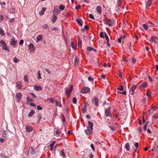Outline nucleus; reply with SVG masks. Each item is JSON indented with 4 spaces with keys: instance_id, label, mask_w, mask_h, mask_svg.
<instances>
[{
    "instance_id": "26",
    "label": "nucleus",
    "mask_w": 158,
    "mask_h": 158,
    "mask_svg": "<svg viewBox=\"0 0 158 158\" xmlns=\"http://www.w3.org/2000/svg\"><path fill=\"white\" fill-rule=\"evenodd\" d=\"M46 10V9L45 8H43L39 12V14L41 15H43Z\"/></svg>"
},
{
    "instance_id": "45",
    "label": "nucleus",
    "mask_w": 158,
    "mask_h": 158,
    "mask_svg": "<svg viewBox=\"0 0 158 158\" xmlns=\"http://www.w3.org/2000/svg\"><path fill=\"white\" fill-rule=\"evenodd\" d=\"M88 80L91 82H93L94 79L91 77H88Z\"/></svg>"
},
{
    "instance_id": "16",
    "label": "nucleus",
    "mask_w": 158,
    "mask_h": 158,
    "mask_svg": "<svg viewBox=\"0 0 158 158\" xmlns=\"http://www.w3.org/2000/svg\"><path fill=\"white\" fill-rule=\"evenodd\" d=\"M77 22L79 25L80 26H82V23H83V21L80 19H77Z\"/></svg>"
},
{
    "instance_id": "18",
    "label": "nucleus",
    "mask_w": 158,
    "mask_h": 158,
    "mask_svg": "<svg viewBox=\"0 0 158 158\" xmlns=\"http://www.w3.org/2000/svg\"><path fill=\"white\" fill-rule=\"evenodd\" d=\"M34 89L36 91H39L41 90V88L39 85H35L34 87Z\"/></svg>"
},
{
    "instance_id": "40",
    "label": "nucleus",
    "mask_w": 158,
    "mask_h": 158,
    "mask_svg": "<svg viewBox=\"0 0 158 158\" xmlns=\"http://www.w3.org/2000/svg\"><path fill=\"white\" fill-rule=\"evenodd\" d=\"M59 8L62 10H63L64 9V6L63 5L61 4Z\"/></svg>"
},
{
    "instance_id": "15",
    "label": "nucleus",
    "mask_w": 158,
    "mask_h": 158,
    "mask_svg": "<svg viewBox=\"0 0 158 158\" xmlns=\"http://www.w3.org/2000/svg\"><path fill=\"white\" fill-rule=\"evenodd\" d=\"M79 59L77 56H76L74 59V64L75 66H77L78 64Z\"/></svg>"
},
{
    "instance_id": "20",
    "label": "nucleus",
    "mask_w": 158,
    "mask_h": 158,
    "mask_svg": "<svg viewBox=\"0 0 158 158\" xmlns=\"http://www.w3.org/2000/svg\"><path fill=\"white\" fill-rule=\"evenodd\" d=\"M2 48L6 51H8V52H9L10 51V50L8 49L6 44H4V45L3 46H2Z\"/></svg>"
},
{
    "instance_id": "27",
    "label": "nucleus",
    "mask_w": 158,
    "mask_h": 158,
    "mask_svg": "<svg viewBox=\"0 0 158 158\" xmlns=\"http://www.w3.org/2000/svg\"><path fill=\"white\" fill-rule=\"evenodd\" d=\"M125 148L126 150L128 151L130 150V145L128 143H127L125 145Z\"/></svg>"
},
{
    "instance_id": "47",
    "label": "nucleus",
    "mask_w": 158,
    "mask_h": 158,
    "mask_svg": "<svg viewBox=\"0 0 158 158\" xmlns=\"http://www.w3.org/2000/svg\"><path fill=\"white\" fill-rule=\"evenodd\" d=\"M71 44H72V48H73V49H74L76 47V46H75L74 45V43L73 42H71ZM75 45H76V44H75Z\"/></svg>"
},
{
    "instance_id": "41",
    "label": "nucleus",
    "mask_w": 158,
    "mask_h": 158,
    "mask_svg": "<svg viewBox=\"0 0 158 158\" xmlns=\"http://www.w3.org/2000/svg\"><path fill=\"white\" fill-rule=\"evenodd\" d=\"M73 102L74 104H75L77 103V100L75 97H74L73 99Z\"/></svg>"
},
{
    "instance_id": "37",
    "label": "nucleus",
    "mask_w": 158,
    "mask_h": 158,
    "mask_svg": "<svg viewBox=\"0 0 158 158\" xmlns=\"http://www.w3.org/2000/svg\"><path fill=\"white\" fill-rule=\"evenodd\" d=\"M57 17L56 16H54L53 17V18L52 20V21L53 22V23H54L56 20L57 19Z\"/></svg>"
},
{
    "instance_id": "52",
    "label": "nucleus",
    "mask_w": 158,
    "mask_h": 158,
    "mask_svg": "<svg viewBox=\"0 0 158 158\" xmlns=\"http://www.w3.org/2000/svg\"><path fill=\"white\" fill-rule=\"evenodd\" d=\"M78 46L79 47H80V46L81 47V43H82L81 40L78 41Z\"/></svg>"
},
{
    "instance_id": "1",
    "label": "nucleus",
    "mask_w": 158,
    "mask_h": 158,
    "mask_svg": "<svg viewBox=\"0 0 158 158\" xmlns=\"http://www.w3.org/2000/svg\"><path fill=\"white\" fill-rule=\"evenodd\" d=\"M73 85H72L70 86H69L65 89V94L68 98L70 96L73 89Z\"/></svg>"
},
{
    "instance_id": "12",
    "label": "nucleus",
    "mask_w": 158,
    "mask_h": 158,
    "mask_svg": "<svg viewBox=\"0 0 158 158\" xmlns=\"http://www.w3.org/2000/svg\"><path fill=\"white\" fill-rule=\"evenodd\" d=\"M96 10L98 13L101 15L102 13V8L100 6H98L96 8Z\"/></svg>"
},
{
    "instance_id": "42",
    "label": "nucleus",
    "mask_w": 158,
    "mask_h": 158,
    "mask_svg": "<svg viewBox=\"0 0 158 158\" xmlns=\"http://www.w3.org/2000/svg\"><path fill=\"white\" fill-rule=\"evenodd\" d=\"M100 36L102 38H104V33L102 32H101L100 34Z\"/></svg>"
},
{
    "instance_id": "34",
    "label": "nucleus",
    "mask_w": 158,
    "mask_h": 158,
    "mask_svg": "<svg viewBox=\"0 0 158 158\" xmlns=\"http://www.w3.org/2000/svg\"><path fill=\"white\" fill-rule=\"evenodd\" d=\"M61 118L63 122H65V118L64 116V115L63 114H61Z\"/></svg>"
},
{
    "instance_id": "50",
    "label": "nucleus",
    "mask_w": 158,
    "mask_h": 158,
    "mask_svg": "<svg viewBox=\"0 0 158 158\" xmlns=\"http://www.w3.org/2000/svg\"><path fill=\"white\" fill-rule=\"evenodd\" d=\"M42 107L40 106H38L37 107V109L38 110H41L42 109Z\"/></svg>"
},
{
    "instance_id": "38",
    "label": "nucleus",
    "mask_w": 158,
    "mask_h": 158,
    "mask_svg": "<svg viewBox=\"0 0 158 158\" xmlns=\"http://www.w3.org/2000/svg\"><path fill=\"white\" fill-rule=\"evenodd\" d=\"M135 85H133L131 89V91H135Z\"/></svg>"
},
{
    "instance_id": "43",
    "label": "nucleus",
    "mask_w": 158,
    "mask_h": 158,
    "mask_svg": "<svg viewBox=\"0 0 158 158\" xmlns=\"http://www.w3.org/2000/svg\"><path fill=\"white\" fill-rule=\"evenodd\" d=\"M121 3L122 1L121 0H118V6H120L121 5Z\"/></svg>"
},
{
    "instance_id": "31",
    "label": "nucleus",
    "mask_w": 158,
    "mask_h": 158,
    "mask_svg": "<svg viewBox=\"0 0 158 158\" xmlns=\"http://www.w3.org/2000/svg\"><path fill=\"white\" fill-rule=\"evenodd\" d=\"M55 102L57 106H58L61 107H62V105L60 102H59L57 101H56Z\"/></svg>"
},
{
    "instance_id": "60",
    "label": "nucleus",
    "mask_w": 158,
    "mask_h": 158,
    "mask_svg": "<svg viewBox=\"0 0 158 158\" xmlns=\"http://www.w3.org/2000/svg\"><path fill=\"white\" fill-rule=\"evenodd\" d=\"M107 20V18H105L103 20V22H104L105 24H106V23Z\"/></svg>"
},
{
    "instance_id": "6",
    "label": "nucleus",
    "mask_w": 158,
    "mask_h": 158,
    "mask_svg": "<svg viewBox=\"0 0 158 158\" xmlns=\"http://www.w3.org/2000/svg\"><path fill=\"white\" fill-rule=\"evenodd\" d=\"M16 43L17 41L15 40V38H14L11 39L10 44L14 48L16 47Z\"/></svg>"
},
{
    "instance_id": "32",
    "label": "nucleus",
    "mask_w": 158,
    "mask_h": 158,
    "mask_svg": "<svg viewBox=\"0 0 158 158\" xmlns=\"http://www.w3.org/2000/svg\"><path fill=\"white\" fill-rule=\"evenodd\" d=\"M5 44H6V43L4 41H0V45L1 46H3Z\"/></svg>"
},
{
    "instance_id": "5",
    "label": "nucleus",
    "mask_w": 158,
    "mask_h": 158,
    "mask_svg": "<svg viewBox=\"0 0 158 158\" xmlns=\"http://www.w3.org/2000/svg\"><path fill=\"white\" fill-rule=\"evenodd\" d=\"M92 103L95 104L96 106H98L99 105L98 104V98L95 97L92 100Z\"/></svg>"
},
{
    "instance_id": "64",
    "label": "nucleus",
    "mask_w": 158,
    "mask_h": 158,
    "mask_svg": "<svg viewBox=\"0 0 158 158\" xmlns=\"http://www.w3.org/2000/svg\"><path fill=\"white\" fill-rule=\"evenodd\" d=\"M30 105L31 106H34V107L36 106V105L34 103H31L30 104Z\"/></svg>"
},
{
    "instance_id": "49",
    "label": "nucleus",
    "mask_w": 158,
    "mask_h": 158,
    "mask_svg": "<svg viewBox=\"0 0 158 158\" xmlns=\"http://www.w3.org/2000/svg\"><path fill=\"white\" fill-rule=\"evenodd\" d=\"M81 8V6L80 5H78L77 6L75 7V9H80Z\"/></svg>"
},
{
    "instance_id": "10",
    "label": "nucleus",
    "mask_w": 158,
    "mask_h": 158,
    "mask_svg": "<svg viewBox=\"0 0 158 158\" xmlns=\"http://www.w3.org/2000/svg\"><path fill=\"white\" fill-rule=\"evenodd\" d=\"M156 110V108L155 107H152L151 109L149 110L148 113L150 115H152L153 111Z\"/></svg>"
},
{
    "instance_id": "22",
    "label": "nucleus",
    "mask_w": 158,
    "mask_h": 158,
    "mask_svg": "<svg viewBox=\"0 0 158 158\" xmlns=\"http://www.w3.org/2000/svg\"><path fill=\"white\" fill-rule=\"evenodd\" d=\"M22 86L21 82H18L17 83V87L18 89H20L21 88Z\"/></svg>"
},
{
    "instance_id": "61",
    "label": "nucleus",
    "mask_w": 158,
    "mask_h": 158,
    "mask_svg": "<svg viewBox=\"0 0 158 158\" xmlns=\"http://www.w3.org/2000/svg\"><path fill=\"white\" fill-rule=\"evenodd\" d=\"M30 94H31V95H32L33 96V97L34 98H36V95L35 94H34L33 93H30Z\"/></svg>"
},
{
    "instance_id": "56",
    "label": "nucleus",
    "mask_w": 158,
    "mask_h": 158,
    "mask_svg": "<svg viewBox=\"0 0 158 158\" xmlns=\"http://www.w3.org/2000/svg\"><path fill=\"white\" fill-rule=\"evenodd\" d=\"M89 17H90V18H91V19H94V16H93V15L92 14H90L89 15Z\"/></svg>"
},
{
    "instance_id": "35",
    "label": "nucleus",
    "mask_w": 158,
    "mask_h": 158,
    "mask_svg": "<svg viewBox=\"0 0 158 158\" xmlns=\"http://www.w3.org/2000/svg\"><path fill=\"white\" fill-rule=\"evenodd\" d=\"M43 28H44L45 30L47 29L48 27V26L47 24H45L43 26Z\"/></svg>"
},
{
    "instance_id": "39",
    "label": "nucleus",
    "mask_w": 158,
    "mask_h": 158,
    "mask_svg": "<svg viewBox=\"0 0 158 158\" xmlns=\"http://www.w3.org/2000/svg\"><path fill=\"white\" fill-rule=\"evenodd\" d=\"M151 94H152L151 92L149 91H148L147 93V96L148 97H151Z\"/></svg>"
},
{
    "instance_id": "46",
    "label": "nucleus",
    "mask_w": 158,
    "mask_h": 158,
    "mask_svg": "<svg viewBox=\"0 0 158 158\" xmlns=\"http://www.w3.org/2000/svg\"><path fill=\"white\" fill-rule=\"evenodd\" d=\"M13 61L15 63H17L19 61V60L17 58L15 57L14 58Z\"/></svg>"
},
{
    "instance_id": "63",
    "label": "nucleus",
    "mask_w": 158,
    "mask_h": 158,
    "mask_svg": "<svg viewBox=\"0 0 158 158\" xmlns=\"http://www.w3.org/2000/svg\"><path fill=\"white\" fill-rule=\"evenodd\" d=\"M58 30V28L57 27H55L52 29V31H56Z\"/></svg>"
},
{
    "instance_id": "53",
    "label": "nucleus",
    "mask_w": 158,
    "mask_h": 158,
    "mask_svg": "<svg viewBox=\"0 0 158 158\" xmlns=\"http://www.w3.org/2000/svg\"><path fill=\"white\" fill-rule=\"evenodd\" d=\"M135 147L136 149L138 148L139 147V143H136L135 145Z\"/></svg>"
},
{
    "instance_id": "19",
    "label": "nucleus",
    "mask_w": 158,
    "mask_h": 158,
    "mask_svg": "<svg viewBox=\"0 0 158 158\" xmlns=\"http://www.w3.org/2000/svg\"><path fill=\"white\" fill-rule=\"evenodd\" d=\"M152 0H150L148 1L146 4V7L148 8L150 7L151 5Z\"/></svg>"
},
{
    "instance_id": "48",
    "label": "nucleus",
    "mask_w": 158,
    "mask_h": 158,
    "mask_svg": "<svg viewBox=\"0 0 158 158\" xmlns=\"http://www.w3.org/2000/svg\"><path fill=\"white\" fill-rule=\"evenodd\" d=\"M0 156L2 158L5 157L6 158V156L4 154L1 153Z\"/></svg>"
},
{
    "instance_id": "9",
    "label": "nucleus",
    "mask_w": 158,
    "mask_h": 158,
    "mask_svg": "<svg viewBox=\"0 0 158 158\" xmlns=\"http://www.w3.org/2000/svg\"><path fill=\"white\" fill-rule=\"evenodd\" d=\"M106 24L108 25L110 27L112 26L113 25V22L112 20L107 19Z\"/></svg>"
},
{
    "instance_id": "33",
    "label": "nucleus",
    "mask_w": 158,
    "mask_h": 158,
    "mask_svg": "<svg viewBox=\"0 0 158 158\" xmlns=\"http://www.w3.org/2000/svg\"><path fill=\"white\" fill-rule=\"evenodd\" d=\"M143 28L145 29V30L147 31L148 30V25H147L146 24H143Z\"/></svg>"
},
{
    "instance_id": "44",
    "label": "nucleus",
    "mask_w": 158,
    "mask_h": 158,
    "mask_svg": "<svg viewBox=\"0 0 158 158\" xmlns=\"http://www.w3.org/2000/svg\"><path fill=\"white\" fill-rule=\"evenodd\" d=\"M55 143V142L54 141L52 144H50L49 145V147L50 146V148L53 147V146H54Z\"/></svg>"
},
{
    "instance_id": "14",
    "label": "nucleus",
    "mask_w": 158,
    "mask_h": 158,
    "mask_svg": "<svg viewBox=\"0 0 158 158\" xmlns=\"http://www.w3.org/2000/svg\"><path fill=\"white\" fill-rule=\"evenodd\" d=\"M88 127L87 128H89V129H91V130H93V123L91 122L90 121H89L88 122Z\"/></svg>"
},
{
    "instance_id": "17",
    "label": "nucleus",
    "mask_w": 158,
    "mask_h": 158,
    "mask_svg": "<svg viewBox=\"0 0 158 158\" xmlns=\"http://www.w3.org/2000/svg\"><path fill=\"white\" fill-rule=\"evenodd\" d=\"M29 47L30 51L32 52L34 49V46L32 44H31L29 45Z\"/></svg>"
},
{
    "instance_id": "24",
    "label": "nucleus",
    "mask_w": 158,
    "mask_h": 158,
    "mask_svg": "<svg viewBox=\"0 0 158 158\" xmlns=\"http://www.w3.org/2000/svg\"><path fill=\"white\" fill-rule=\"evenodd\" d=\"M150 41H152V42H154L156 44H157L156 41L155 39V37L153 36H151Z\"/></svg>"
},
{
    "instance_id": "62",
    "label": "nucleus",
    "mask_w": 158,
    "mask_h": 158,
    "mask_svg": "<svg viewBox=\"0 0 158 158\" xmlns=\"http://www.w3.org/2000/svg\"><path fill=\"white\" fill-rule=\"evenodd\" d=\"M101 77L103 79H105V75L102 74L101 75Z\"/></svg>"
},
{
    "instance_id": "13",
    "label": "nucleus",
    "mask_w": 158,
    "mask_h": 158,
    "mask_svg": "<svg viewBox=\"0 0 158 158\" xmlns=\"http://www.w3.org/2000/svg\"><path fill=\"white\" fill-rule=\"evenodd\" d=\"M92 50H94L95 52H96V50L93 49L91 47H87V51H86V53L87 54H89V52L91 51Z\"/></svg>"
},
{
    "instance_id": "23",
    "label": "nucleus",
    "mask_w": 158,
    "mask_h": 158,
    "mask_svg": "<svg viewBox=\"0 0 158 158\" xmlns=\"http://www.w3.org/2000/svg\"><path fill=\"white\" fill-rule=\"evenodd\" d=\"M35 113V111L33 110H31V112H30L28 116V117H32Z\"/></svg>"
},
{
    "instance_id": "54",
    "label": "nucleus",
    "mask_w": 158,
    "mask_h": 158,
    "mask_svg": "<svg viewBox=\"0 0 158 158\" xmlns=\"http://www.w3.org/2000/svg\"><path fill=\"white\" fill-rule=\"evenodd\" d=\"M50 102L51 103H53L54 102V99H53L52 98H51L50 99Z\"/></svg>"
},
{
    "instance_id": "29",
    "label": "nucleus",
    "mask_w": 158,
    "mask_h": 158,
    "mask_svg": "<svg viewBox=\"0 0 158 158\" xmlns=\"http://www.w3.org/2000/svg\"><path fill=\"white\" fill-rule=\"evenodd\" d=\"M5 34L3 30L1 28H0V35L2 36H3Z\"/></svg>"
},
{
    "instance_id": "28",
    "label": "nucleus",
    "mask_w": 158,
    "mask_h": 158,
    "mask_svg": "<svg viewBox=\"0 0 158 158\" xmlns=\"http://www.w3.org/2000/svg\"><path fill=\"white\" fill-rule=\"evenodd\" d=\"M117 89L120 91H123L124 90L123 86L122 85H120L118 86V87L117 88Z\"/></svg>"
},
{
    "instance_id": "57",
    "label": "nucleus",
    "mask_w": 158,
    "mask_h": 158,
    "mask_svg": "<svg viewBox=\"0 0 158 158\" xmlns=\"http://www.w3.org/2000/svg\"><path fill=\"white\" fill-rule=\"evenodd\" d=\"M23 42H24V41L23 40H20L19 43V45H22V44H23Z\"/></svg>"
},
{
    "instance_id": "58",
    "label": "nucleus",
    "mask_w": 158,
    "mask_h": 158,
    "mask_svg": "<svg viewBox=\"0 0 158 158\" xmlns=\"http://www.w3.org/2000/svg\"><path fill=\"white\" fill-rule=\"evenodd\" d=\"M136 61V59L134 58V57H133L132 58V62L134 64Z\"/></svg>"
},
{
    "instance_id": "51",
    "label": "nucleus",
    "mask_w": 158,
    "mask_h": 158,
    "mask_svg": "<svg viewBox=\"0 0 158 158\" xmlns=\"http://www.w3.org/2000/svg\"><path fill=\"white\" fill-rule=\"evenodd\" d=\"M38 78L39 79L40 78H42L41 76V74L40 73V71H38Z\"/></svg>"
},
{
    "instance_id": "21",
    "label": "nucleus",
    "mask_w": 158,
    "mask_h": 158,
    "mask_svg": "<svg viewBox=\"0 0 158 158\" xmlns=\"http://www.w3.org/2000/svg\"><path fill=\"white\" fill-rule=\"evenodd\" d=\"M36 38L38 41L42 40L43 38V36L42 35H39L37 36Z\"/></svg>"
},
{
    "instance_id": "36",
    "label": "nucleus",
    "mask_w": 158,
    "mask_h": 158,
    "mask_svg": "<svg viewBox=\"0 0 158 158\" xmlns=\"http://www.w3.org/2000/svg\"><path fill=\"white\" fill-rule=\"evenodd\" d=\"M27 101L28 102H32L33 101V99L30 98L29 97H27Z\"/></svg>"
},
{
    "instance_id": "25",
    "label": "nucleus",
    "mask_w": 158,
    "mask_h": 158,
    "mask_svg": "<svg viewBox=\"0 0 158 158\" xmlns=\"http://www.w3.org/2000/svg\"><path fill=\"white\" fill-rule=\"evenodd\" d=\"M147 85L144 82V83H143L141 85H140L139 86V88L140 89H142L143 88H145V87H146Z\"/></svg>"
},
{
    "instance_id": "30",
    "label": "nucleus",
    "mask_w": 158,
    "mask_h": 158,
    "mask_svg": "<svg viewBox=\"0 0 158 158\" xmlns=\"http://www.w3.org/2000/svg\"><path fill=\"white\" fill-rule=\"evenodd\" d=\"M104 35V37L106 39L107 41V42H109V37L106 33H105Z\"/></svg>"
},
{
    "instance_id": "7",
    "label": "nucleus",
    "mask_w": 158,
    "mask_h": 158,
    "mask_svg": "<svg viewBox=\"0 0 158 158\" xmlns=\"http://www.w3.org/2000/svg\"><path fill=\"white\" fill-rule=\"evenodd\" d=\"M22 97V94L21 93H19L16 94L15 96V99L17 100V102H19L20 100Z\"/></svg>"
},
{
    "instance_id": "4",
    "label": "nucleus",
    "mask_w": 158,
    "mask_h": 158,
    "mask_svg": "<svg viewBox=\"0 0 158 158\" xmlns=\"http://www.w3.org/2000/svg\"><path fill=\"white\" fill-rule=\"evenodd\" d=\"M90 92V89L88 87H83L81 90V92L84 93H88Z\"/></svg>"
},
{
    "instance_id": "2",
    "label": "nucleus",
    "mask_w": 158,
    "mask_h": 158,
    "mask_svg": "<svg viewBox=\"0 0 158 158\" xmlns=\"http://www.w3.org/2000/svg\"><path fill=\"white\" fill-rule=\"evenodd\" d=\"M110 108L109 107L106 109L105 111V114L106 116H107L112 117V114L110 111Z\"/></svg>"
},
{
    "instance_id": "8",
    "label": "nucleus",
    "mask_w": 158,
    "mask_h": 158,
    "mask_svg": "<svg viewBox=\"0 0 158 158\" xmlns=\"http://www.w3.org/2000/svg\"><path fill=\"white\" fill-rule=\"evenodd\" d=\"M85 133L87 135H91L92 134V130L87 128V129L85 130Z\"/></svg>"
},
{
    "instance_id": "55",
    "label": "nucleus",
    "mask_w": 158,
    "mask_h": 158,
    "mask_svg": "<svg viewBox=\"0 0 158 158\" xmlns=\"http://www.w3.org/2000/svg\"><path fill=\"white\" fill-rule=\"evenodd\" d=\"M90 147H91V148H92V150L93 151H94L95 148H94V145L93 144H91L90 145Z\"/></svg>"
},
{
    "instance_id": "59",
    "label": "nucleus",
    "mask_w": 158,
    "mask_h": 158,
    "mask_svg": "<svg viewBox=\"0 0 158 158\" xmlns=\"http://www.w3.org/2000/svg\"><path fill=\"white\" fill-rule=\"evenodd\" d=\"M61 153L63 156H65V153L63 150H62L61 151Z\"/></svg>"
},
{
    "instance_id": "3",
    "label": "nucleus",
    "mask_w": 158,
    "mask_h": 158,
    "mask_svg": "<svg viewBox=\"0 0 158 158\" xmlns=\"http://www.w3.org/2000/svg\"><path fill=\"white\" fill-rule=\"evenodd\" d=\"M9 133L8 131H4L2 132V136L6 139H9L10 136L9 135Z\"/></svg>"
},
{
    "instance_id": "11",
    "label": "nucleus",
    "mask_w": 158,
    "mask_h": 158,
    "mask_svg": "<svg viewBox=\"0 0 158 158\" xmlns=\"http://www.w3.org/2000/svg\"><path fill=\"white\" fill-rule=\"evenodd\" d=\"M26 131L28 132H30L33 130L32 127L31 126L28 125L26 127Z\"/></svg>"
}]
</instances>
